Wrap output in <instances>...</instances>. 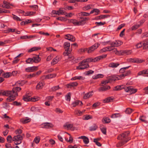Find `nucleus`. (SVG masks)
I'll use <instances>...</instances> for the list:
<instances>
[{
    "instance_id": "nucleus-1",
    "label": "nucleus",
    "mask_w": 148,
    "mask_h": 148,
    "mask_svg": "<svg viewBox=\"0 0 148 148\" xmlns=\"http://www.w3.org/2000/svg\"><path fill=\"white\" fill-rule=\"evenodd\" d=\"M130 132L129 131H125L117 137V139L121 141L116 144V147H120L127 143L130 139V138L128 137L129 135Z\"/></svg>"
},
{
    "instance_id": "nucleus-2",
    "label": "nucleus",
    "mask_w": 148,
    "mask_h": 148,
    "mask_svg": "<svg viewBox=\"0 0 148 148\" xmlns=\"http://www.w3.org/2000/svg\"><path fill=\"white\" fill-rule=\"evenodd\" d=\"M21 90V88L19 87H14L12 89L14 94L12 96H10L6 99L8 102H10L16 99V97L18 96L17 92L20 91Z\"/></svg>"
},
{
    "instance_id": "nucleus-3",
    "label": "nucleus",
    "mask_w": 148,
    "mask_h": 148,
    "mask_svg": "<svg viewBox=\"0 0 148 148\" xmlns=\"http://www.w3.org/2000/svg\"><path fill=\"white\" fill-rule=\"evenodd\" d=\"M107 54L102 55L101 56L97 57L94 58H88L84 59L87 63L90 62H95L106 58L107 56Z\"/></svg>"
},
{
    "instance_id": "nucleus-4",
    "label": "nucleus",
    "mask_w": 148,
    "mask_h": 148,
    "mask_svg": "<svg viewBox=\"0 0 148 148\" xmlns=\"http://www.w3.org/2000/svg\"><path fill=\"white\" fill-rule=\"evenodd\" d=\"M23 135L24 136V134L22 135H17L16 136H14L12 138V141H14V143L16 145L20 144L22 142V140L23 139Z\"/></svg>"
},
{
    "instance_id": "nucleus-5",
    "label": "nucleus",
    "mask_w": 148,
    "mask_h": 148,
    "mask_svg": "<svg viewBox=\"0 0 148 148\" xmlns=\"http://www.w3.org/2000/svg\"><path fill=\"white\" fill-rule=\"evenodd\" d=\"M79 65L77 67V69L79 70H83L89 67L88 64L84 60L79 63Z\"/></svg>"
},
{
    "instance_id": "nucleus-6",
    "label": "nucleus",
    "mask_w": 148,
    "mask_h": 148,
    "mask_svg": "<svg viewBox=\"0 0 148 148\" xmlns=\"http://www.w3.org/2000/svg\"><path fill=\"white\" fill-rule=\"evenodd\" d=\"M99 45L100 44H99L98 43H95L88 49L87 52L88 53H91L94 51L96 49Z\"/></svg>"
},
{
    "instance_id": "nucleus-7",
    "label": "nucleus",
    "mask_w": 148,
    "mask_h": 148,
    "mask_svg": "<svg viewBox=\"0 0 148 148\" xmlns=\"http://www.w3.org/2000/svg\"><path fill=\"white\" fill-rule=\"evenodd\" d=\"M120 78L119 75L109 76L107 77V79L110 81V82L121 79Z\"/></svg>"
},
{
    "instance_id": "nucleus-8",
    "label": "nucleus",
    "mask_w": 148,
    "mask_h": 148,
    "mask_svg": "<svg viewBox=\"0 0 148 148\" xmlns=\"http://www.w3.org/2000/svg\"><path fill=\"white\" fill-rule=\"evenodd\" d=\"M127 61L130 62L141 63L142 62L143 60L139 58H129L127 59Z\"/></svg>"
},
{
    "instance_id": "nucleus-9",
    "label": "nucleus",
    "mask_w": 148,
    "mask_h": 148,
    "mask_svg": "<svg viewBox=\"0 0 148 148\" xmlns=\"http://www.w3.org/2000/svg\"><path fill=\"white\" fill-rule=\"evenodd\" d=\"M137 90L136 89H133L132 86L127 87L125 88V91L126 92H130L131 94L135 93L137 91Z\"/></svg>"
},
{
    "instance_id": "nucleus-10",
    "label": "nucleus",
    "mask_w": 148,
    "mask_h": 148,
    "mask_svg": "<svg viewBox=\"0 0 148 148\" xmlns=\"http://www.w3.org/2000/svg\"><path fill=\"white\" fill-rule=\"evenodd\" d=\"M38 66H32V67H28L25 69V71L26 72H32L37 71L38 69Z\"/></svg>"
},
{
    "instance_id": "nucleus-11",
    "label": "nucleus",
    "mask_w": 148,
    "mask_h": 148,
    "mask_svg": "<svg viewBox=\"0 0 148 148\" xmlns=\"http://www.w3.org/2000/svg\"><path fill=\"white\" fill-rule=\"evenodd\" d=\"M42 127L46 129H51L54 126L51 123L46 122L42 123Z\"/></svg>"
},
{
    "instance_id": "nucleus-12",
    "label": "nucleus",
    "mask_w": 148,
    "mask_h": 148,
    "mask_svg": "<svg viewBox=\"0 0 148 148\" xmlns=\"http://www.w3.org/2000/svg\"><path fill=\"white\" fill-rule=\"evenodd\" d=\"M2 93L3 95L6 96H9L8 97L10 96H12V95L14 94V92H13L12 90L11 91H4Z\"/></svg>"
},
{
    "instance_id": "nucleus-13",
    "label": "nucleus",
    "mask_w": 148,
    "mask_h": 148,
    "mask_svg": "<svg viewBox=\"0 0 148 148\" xmlns=\"http://www.w3.org/2000/svg\"><path fill=\"white\" fill-rule=\"evenodd\" d=\"M45 84L43 80H41L40 81L36 86V89L39 90L42 89Z\"/></svg>"
},
{
    "instance_id": "nucleus-14",
    "label": "nucleus",
    "mask_w": 148,
    "mask_h": 148,
    "mask_svg": "<svg viewBox=\"0 0 148 148\" xmlns=\"http://www.w3.org/2000/svg\"><path fill=\"white\" fill-rule=\"evenodd\" d=\"M131 72L130 70L126 71L124 73L119 75L120 79H123L124 78L125 76L129 75L130 74Z\"/></svg>"
},
{
    "instance_id": "nucleus-15",
    "label": "nucleus",
    "mask_w": 148,
    "mask_h": 148,
    "mask_svg": "<svg viewBox=\"0 0 148 148\" xmlns=\"http://www.w3.org/2000/svg\"><path fill=\"white\" fill-rule=\"evenodd\" d=\"M78 83L76 82H74L69 83L66 85V86L68 88H71L73 87L77 86Z\"/></svg>"
},
{
    "instance_id": "nucleus-16",
    "label": "nucleus",
    "mask_w": 148,
    "mask_h": 148,
    "mask_svg": "<svg viewBox=\"0 0 148 148\" xmlns=\"http://www.w3.org/2000/svg\"><path fill=\"white\" fill-rule=\"evenodd\" d=\"M101 86H103L100 87L98 89V90L100 92L106 91L110 88V87L109 86H103L102 85Z\"/></svg>"
},
{
    "instance_id": "nucleus-17",
    "label": "nucleus",
    "mask_w": 148,
    "mask_h": 148,
    "mask_svg": "<svg viewBox=\"0 0 148 148\" xmlns=\"http://www.w3.org/2000/svg\"><path fill=\"white\" fill-rule=\"evenodd\" d=\"M32 59L34 63H36L39 62L41 60L40 58L39 57L38 55H35L32 57Z\"/></svg>"
},
{
    "instance_id": "nucleus-18",
    "label": "nucleus",
    "mask_w": 148,
    "mask_h": 148,
    "mask_svg": "<svg viewBox=\"0 0 148 148\" xmlns=\"http://www.w3.org/2000/svg\"><path fill=\"white\" fill-rule=\"evenodd\" d=\"M31 119L27 117L21 119L20 121L23 124H25L30 122Z\"/></svg>"
},
{
    "instance_id": "nucleus-19",
    "label": "nucleus",
    "mask_w": 148,
    "mask_h": 148,
    "mask_svg": "<svg viewBox=\"0 0 148 148\" xmlns=\"http://www.w3.org/2000/svg\"><path fill=\"white\" fill-rule=\"evenodd\" d=\"M79 139H82L83 140L84 143L85 144H88L89 142V140L88 138L87 137L85 136H82L79 137L78 138Z\"/></svg>"
},
{
    "instance_id": "nucleus-20",
    "label": "nucleus",
    "mask_w": 148,
    "mask_h": 148,
    "mask_svg": "<svg viewBox=\"0 0 148 148\" xmlns=\"http://www.w3.org/2000/svg\"><path fill=\"white\" fill-rule=\"evenodd\" d=\"M125 86L123 85H118L114 87L113 89L114 91H118L124 89L125 90V88L124 87Z\"/></svg>"
},
{
    "instance_id": "nucleus-21",
    "label": "nucleus",
    "mask_w": 148,
    "mask_h": 148,
    "mask_svg": "<svg viewBox=\"0 0 148 148\" xmlns=\"http://www.w3.org/2000/svg\"><path fill=\"white\" fill-rule=\"evenodd\" d=\"M65 36L66 37V39L71 41L74 42L75 40V37L72 35H71L69 34H67L65 35Z\"/></svg>"
},
{
    "instance_id": "nucleus-22",
    "label": "nucleus",
    "mask_w": 148,
    "mask_h": 148,
    "mask_svg": "<svg viewBox=\"0 0 148 148\" xmlns=\"http://www.w3.org/2000/svg\"><path fill=\"white\" fill-rule=\"evenodd\" d=\"M132 53L131 50H124L121 51V54L122 55L127 56L130 55Z\"/></svg>"
},
{
    "instance_id": "nucleus-23",
    "label": "nucleus",
    "mask_w": 148,
    "mask_h": 148,
    "mask_svg": "<svg viewBox=\"0 0 148 148\" xmlns=\"http://www.w3.org/2000/svg\"><path fill=\"white\" fill-rule=\"evenodd\" d=\"M71 50H66L65 49V51L63 53V55L64 56H69V58H72V59H73V57H70L71 56L70 53Z\"/></svg>"
},
{
    "instance_id": "nucleus-24",
    "label": "nucleus",
    "mask_w": 148,
    "mask_h": 148,
    "mask_svg": "<svg viewBox=\"0 0 148 148\" xmlns=\"http://www.w3.org/2000/svg\"><path fill=\"white\" fill-rule=\"evenodd\" d=\"M56 75V74L55 73L47 75H44L43 76L45 77V79H49L55 77Z\"/></svg>"
},
{
    "instance_id": "nucleus-25",
    "label": "nucleus",
    "mask_w": 148,
    "mask_h": 148,
    "mask_svg": "<svg viewBox=\"0 0 148 148\" xmlns=\"http://www.w3.org/2000/svg\"><path fill=\"white\" fill-rule=\"evenodd\" d=\"M70 46V43L69 42H65L64 44V47L65 49L66 50H71L69 49Z\"/></svg>"
},
{
    "instance_id": "nucleus-26",
    "label": "nucleus",
    "mask_w": 148,
    "mask_h": 148,
    "mask_svg": "<svg viewBox=\"0 0 148 148\" xmlns=\"http://www.w3.org/2000/svg\"><path fill=\"white\" fill-rule=\"evenodd\" d=\"M93 94V92L92 91L89 92L88 93L85 94L84 96V98L85 99H86L91 97Z\"/></svg>"
},
{
    "instance_id": "nucleus-27",
    "label": "nucleus",
    "mask_w": 148,
    "mask_h": 148,
    "mask_svg": "<svg viewBox=\"0 0 148 148\" xmlns=\"http://www.w3.org/2000/svg\"><path fill=\"white\" fill-rule=\"evenodd\" d=\"M60 60L58 56H56L52 60L51 62V64L54 65L56 64Z\"/></svg>"
},
{
    "instance_id": "nucleus-28",
    "label": "nucleus",
    "mask_w": 148,
    "mask_h": 148,
    "mask_svg": "<svg viewBox=\"0 0 148 148\" xmlns=\"http://www.w3.org/2000/svg\"><path fill=\"white\" fill-rule=\"evenodd\" d=\"M1 6L4 8L7 9L9 8L10 7L9 3L8 2L5 1L3 2V4Z\"/></svg>"
},
{
    "instance_id": "nucleus-29",
    "label": "nucleus",
    "mask_w": 148,
    "mask_h": 148,
    "mask_svg": "<svg viewBox=\"0 0 148 148\" xmlns=\"http://www.w3.org/2000/svg\"><path fill=\"white\" fill-rule=\"evenodd\" d=\"M40 49V48L39 47H34L28 50V52L30 53L33 51L38 50Z\"/></svg>"
},
{
    "instance_id": "nucleus-30",
    "label": "nucleus",
    "mask_w": 148,
    "mask_h": 148,
    "mask_svg": "<svg viewBox=\"0 0 148 148\" xmlns=\"http://www.w3.org/2000/svg\"><path fill=\"white\" fill-rule=\"evenodd\" d=\"M119 65V64L118 63H111L109 64V66L112 68H116Z\"/></svg>"
},
{
    "instance_id": "nucleus-31",
    "label": "nucleus",
    "mask_w": 148,
    "mask_h": 148,
    "mask_svg": "<svg viewBox=\"0 0 148 148\" xmlns=\"http://www.w3.org/2000/svg\"><path fill=\"white\" fill-rule=\"evenodd\" d=\"M103 74H99L96 75H94L92 76V78L93 79H96L98 78H103Z\"/></svg>"
},
{
    "instance_id": "nucleus-32",
    "label": "nucleus",
    "mask_w": 148,
    "mask_h": 148,
    "mask_svg": "<svg viewBox=\"0 0 148 148\" xmlns=\"http://www.w3.org/2000/svg\"><path fill=\"white\" fill-rule=\"evenodd\" d=\"M102 122L104 123H109L111 121V120L108 117H104L102 120Z\"/></svg>"
},
{
    "instance_id": "nucleus-33",
    "label": "nucleus",
    "mask_w": 148,
    "mask_h": 148,
    "mask_svg": "<svg viewBox=\"0 0 148 148\" xmlns=\"http://www.w3.org/2000/svg\"><path fill=\"white\" fill-rule=\"evenodd\" d=\"M62 9L60 8L57 11V15H64L65 14V11L62 10Z\"/></svg>"
},
{
    "instance_id": "nucleus-34",
    "label": "nucleus",
    "mask_w": 148,
    "mask_h": 148,
    "mask_svg": "<svg viewBox=\"0 0 148 148\" xmlns=\"http://www.w3.org/2000/svg\"><path fill=\"white\" fill-rule=\"evenodd\" d=\"M32 97L28 95H25L23 97V99L25 101H29L32 100Z\"/></svg>"
},
{
    "instance_id": "nucleus-35",
    "label": "nucleus",
    "mask_w": 148,
    "mask_h": 148,
    "mask_svg": "<svg viewBox=\"0 0 148 148\" xmlns=\"http://www.w3.org/2000/svg\"><path fill=\"white\" fill-rule=\"evenodd\" d=\"M130 66H129L125 67H123L121 68L119 71V72L120 73L123 74L126 71L125 70L127 69H128Z\"/></svg>"
},
{
    "instance_id": "nucleus-36",
    "label": "nucleus",
    "mask_w": 148,
    "mask_h": 148,
    "mask_svg": "<svg viewBox=\"0 0 148 148\" xmlns=\"http://www.w3.org/2000/svg\"><path fill=\"white\" fill-rule=\"evenodd\" d=\"M84 79V78L82 76H76L71 78V80H74L76 79L83 80Z\"/></svg>"
},
{
    "instance_id": "nucleus-37",
    "label": "nucleus",
    "mask_w": 148,
    "mask_h": 148,
    "mask_svg": "<svg viewBox=\"0 0 148 148\" xmlns=\"http://www.w3.org/2000/svg\"><path fill=\"white\" fill-rule=\"evenodd\" d=\"M113 99V98H112V97H109L104 99L103 101V102L104 103H108L111 101Z\"/></svg>"
},
{
    "instance_id": "nucleus-38",
    "label": "nucleus",
    "mask_w": 148,
    "mask_h": 148,
    "mask_svg": "<svg viewBox=\"0 0 148 148\" xmlns=\"http://www.w3.org/2000/svg\"><path fill=\"white\" fill-rule=\"evenodd\" d=\"M143 48L144 49L148 48V40H145L143 43Z\"/></svg>"
},
{
    "instance_id": "nucleus-39",
    "label": "nucleus",
    "mask_w": 148,
    "mask_h": 148,
    "mask_svg": "<svg viewBox=\"0 0 148 148\" xmlns=\"http://www.w3.org/2000/svg\"><path fill=\"white\" fill-rule=\"evenodd\" d=\"M90 13L85 12H82L79 13V16H89Z\"/></svg>"
},
{
    "instance_id": "nucleus-40",
    "label": "nucleus",
    "mask_w": 148,
    "mask_h": 148,
    "mask_svg": "<svg viewBox=\"0 0 148 148\" xmlns=\"http://www.w3.org/2000/svg\"><path fill=\"white\" fill-rule=\"evenodd\" d=\"M64 128H67L68 129H71L73 127V124H68L67 123L64 125Z\"/></svg>"
},
{
    "instance_id": "nucleus-41",
    "label": "nucleus",
    "mask_w": 148,
    "mask_h": 148,
    "mask_svg": "<svg viewBox=\"0 0 148 148\" xmlns=\"http://www.w3.org/2000/svg\"><path fill=\"white\" fill-rule=\"evenodd\" d=\"M12 75V73H4L2 74V76L4 78H8L10 77Z\"/></svg>"
},
{
    "instance_id": "nucleus-42",
    "label": "nucleus",
    "mask_w": 148,
    "mask_h": 148,
    "mask_svg": "<svg viewBox=\"0 0 148 148\" xmlns=\"http://www.w3.org/2000/svg\"><path fill=\"white\" fill-rule=\"evenodd\" d=\"M11 42V41L10 40H5L4 42L0 41V46H2L7 43H10Z\"/></svg>"
},
{
    "instance_id": "nucleus-43",
    "label": "nucleus",
    "mask_w": 148,
    "mask_h": 148,
    "mask_svg": "<svg viewBox=\"0 0 148 148\" xmlns=\"http://www.w3.org/2000/svg\"><path fill=\"white\" fill-rule=\"evenodd\" d=\"M112 47H111V45L110 46H108L106 47L107 48V51H113V52L116 53V52L117 51V49L115 48H112Z\"/></svg>"
},
{
    "instance_id": "nucleus-44",
    "label": "nucleus",
    "mask_w": 148,
    "mask_h": 148,
    "mask_svg": "<svg viewBox=\"0 0 148 148\" xmlns=\"http://www.w3.org/2000/svg\"><path fill=\"white\" fill-rule=\"evenodd\" d=\"M26 62L27 64H32L34 63L32 58H29L25 61Z\"/></svg>"
},
{
    "instance_id": "nucleus-45",
    "label": "nucleus",
    "mask_w": 148,
    "mask_h": 148,
    "mask_svg": "<svg viewBox=\"0 0 148 148\" xmlns=\"http://www.w3.org/2000/svg\"><path fill=\"white\" fill-rule=\"evenodd\" d=\"M99 12L100 11L98 9L96 8L94 9L90 12V14H92L94 12H95L96 13L95 14L97 15L99 14Z\"/></svg>"
},
{
    "instance_id": "nucleus-46",
    "label": "nucleus",
    "mask_w": 148,
    "mask_h": 148,
    "mask_svg": "<svg viewBox=\"0 0 148 148\" xmlns=\"http://www.w3.org/2000/svg\"><path fill=\"white\" fill-rule=\"evenodd\" d=\"M146 117L144 116H140L139 118L140 120L142 122H144L145 123H147V121L145 120Z\"/></svg>"
},
{
    "instance_id": "nucleus-47",
    "label": "nucleus",
    "mask_w": 148,
    "mask_h": 148,
    "mask_svg": "<svg viewBox=\"0 0 148 148\" xmlns=\"http://www.w3.org/2000/svg\"><path fill=\"white\" fill-rule=\"evenodd\" d=\"M133 110L130 108H127L126 110H125V113L128 114H130L133 112Z\"/></svg>"
},
{
    "instance_id": "nucleus-48",
    "label": "nucleus",
    "mask_w": 148,
    "mask_h": 148,
    "mask_svg": "<svg viewBox=\"0 0 148 148\" xmlns=\"http://www.w3.org/2000/svg\"><path fill=\"white\" fill-rule=\"evenodd\" d=\"M86 23V22L82 20L81 21H77V25H84Z\"/></svg>"
},
{
    "instance_id": "nucleus-49",
    "label": "nucleus",
    "mask_w": 148,
    "mask_h": 148,
    "mask_svg": "<svg viewBox=\"0 0 148 148\" xmlns=\"http://www.w3.org/2000/svg\"><path fill=\"white\" fill-rule=\"evenodd\" d=\"M71 93L70 92L68 93L65 96L66 100L67 101H69L71 99Z\"/></svg>"
},
{
    "instance_id": "nucleus-50",
    "label": "nucleus",
    "mask_w": 148,
    "mask_h": 148,
    "mask_svg": "<svg viewBox=\"0 0 148 148\" xmlns=\"http://www.w3.org/2000/svg\"><path fill=\"white\" fill-rule=\"evenodd\" d=\"M40 138L39 136L36 137L33 141L36 144H38L40 142Z\"/></svg>"
},
{
    "instance_id": "nucleus-51",
    "label": "nucleus",
    "mask_w": 148,
    "mask_h": 148,
    "mask_svg": "<svg viewBox=\"0 0 148 148\" xmlns=\"http://www.w3.org/2000/svg\"><path fill=\"white\" fill-rule=\"evenodd\" d=\"M12 15L13 16L12 18L14 20L17 21H22V20L19 17H18L16 15L14 14H12Z\"/></svg>"
},
{
    "instance_id": "nucleus-52",
    "label": "nucleus",
    "mask_w": 148,
    "mask_h": 148,
    "mask_svg": "<svg viewBox=\"0 0 148 148\" xmlns=\"http://www.w3.org/2000/svg\"><path fill=\"white\" fill-rule=\"evenodd\" d=\"M35 13V12H27L25 13V16H32L34 15Z\"/></svg>"
},
{
    "instance_id": "nucleus-53",
    "label": "nucleus",
    "mask_w": 148,
    "mask_h": 148,
    "mask_svg": "<svg viewBox=\"0 0 148 148\" xmlns=\"http://www.w3.org/2000/svg\"><path fill=\"white\" fill-rule=\"evenodd\" d=\"M70 23H73L74 25H77V21L75 19H71L69 21Z\"/></svg>"
},
{
    "instance_id": "nucleus-54",
    "label": "nucleus",
    "mask_w": 148,
    "mask_h": 148,
    "mask_svg": "<svg viewBox=\"0 0 148 148\" xmlns=\"http://www.w3.org/2000/svg\"><path fill=\"white\" fill-rule=\"evenodd\" d=\"M108 16H109L108 15H101L99 16L98 17L99 19H104L105 18H107Z\"/></svg>"
},
{
    "instance_id": "nucleus-55",
    "label": "nucleus",
    "mask_w": 148,
    "mask_h": 148,
    "mask_svg": "<svg viewBox=\"0 0 148 148\" xmlns=\"http://www.w3.org/2000/svg\"><path fill=\"white\" fill-rule=\"evenodd\" d=\"M7 140L9 143H11L12 140V137L11 135H8L7 137Z\"/></svg>"
},
{
    "instance_id": "nucleus-56",
    "label": "nucleus",
    "mask_w": 148,
    "mask_h": 148,
    "mask_svg": "<svg viewBox=\"0 0 148 148\" xmlns=\"http://www.w3.org/2000/svg\"><path fill=\"white\" fill-rule=\"evenodd\" d=\"M60 88L59 86H54L52 87L51 90V91H55Z\"/></svg>"
},
{
    "instance_id": "nucleus-57",
    "label": "nucleus",
    "mask_w": 148,
    "mask_h": 148,
    "mask_svg": "<svg viewBox=\"0 0 148 148\" xmlns=\"http://www.w3.org/2000/svg\"><path fill=\"white\" fill-rule=\"evenodd\" d=\"M12 104L17 106H21V102H18L16 101L13 102Z\"/></svg>"
},
{
    "instance_id": "nucleus-58",
    "label": "nucleus",
    "mask_w": 148,
    "mask_h": 148,
    "mask_svg": "<svg viewBox=\"0 0 148 148\" xmlns=\"http://www.w3.org/2000/svg\"><path fill=\"white\" fill-rule=\"evenodd\" d=\"M80 101H76L75 102H73L72 103V105L73 107H75L77 105L79 104V102H80Z\"/></svg>"
},
{
    "instance_id": "nucleus-59",
    "label": "nucleus",
    "mask_w": 148,
    "mask_h": 148,
    "mask_svg": "<svg viewBox=\"0 0 148 148\" xmlns=\"http://www.w3.org/2000/svg\"><path fill=\"white\" fill-rule=\"evenodd\" d=\"M98 127L95 124H93L90 127V130H96L97 129Z\"/></svg>"
},
{
    "instance_id": "nucleus-60",
    "label": "nucleus",
    "mask_w": 148,
    "mask_h": 148,
    "mask_svg": "<svg viewBox=\"0 0 148 148\" xmlns=\"http://www.w3.org/2000/svg\"><path fill=\"white\" fill-rule=\"evenodd\" d=\"M10 32H15V29H12L11 28H8V30L6 31L5 33H8Z\"/></svg>"
},
{
    "instance_id": "nucleus-61",
    "label": "nucleus",
    "mask_w": 148,
    "mask_h": 148,
    "mask_svg": "<svg viewBox=\"0 0 148 148\" xmlns=\"http://www.w3.org/2000/svg\"><path fill=\"white\" fill-rule=\"evenodd\" d=\"M91 8V6L90 5H89L83 7V10H87L90 9Z\"/></svg>"
},
{
    "instance_id": "nucleus-62",
    "label": "nucleus",
    "mask_w": 148,
    "mask_h": 148,
    "mask_svg": "<svg viewBox=\"0 0 148 148\" xmlns=\"http://www.w3.org/2000/svg\"><path fill=\"white\" fill-rule=\"evenodd\" d=\"M143 42H140L136 44V45L137 48H140L143 46Z\"/></svg>"
},
{
    "instance_id": "nucleus-63",
    "label": "nucleus",
    "mask_w": 148,
    "mask_h": 148,
    "mask_svg": "<svg viewBox=\"0 0 148 148\" xmlns=\"http://www.w3.org/2000/svg\"><path fill=\"white\" fill-rule=\"evenodd\" d=\"M139 26L140 25L139 24L134 25L132 27V30L136 29H138Z\"/></svg>"
},
{
    "instance_id": "nucleus-64",
    "label": "nucleus",
    "mask_w": 148,
    "mask_h": 148,
    "mask_svg": "<svg viewBox=\"0 0 148 148\" xmlns=\"http://www.w3.org/2000/svg\"><path fill=\"white\" fill-rule=\"evenodd\" d=\"M148 37V33L145 32L142 34V38H145Z\"/></svg>"
}]
</instances>
